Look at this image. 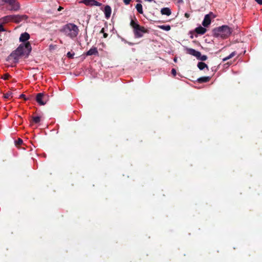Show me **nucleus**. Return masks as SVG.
<instances>
[{"label":"nucleus","instance_id":"nucleus-35","mask_svg":"<svg viewBox=\"0 0 262 262\" xmlns=\"http://www.w3.org/2000/svg\"><path fill=\"white\" fill-rule=\"evenodd\" d=\"M103 36L104 37L106 38L107 36V34L106 33H104Z\"/></svg>","mask_w":262,"mask_h":262},{"label":"nucleus","instance_id":"nucleus-13","mask_svg":"<svg viewBox=\"0 0 262 262\" xmlns=\"http://www.w3.org/2000/svg\"><path fill=\"white\" fill-rule=\"evenodd\" d=\"M0 20L4 23L12 21V15H9L4 17L1 19H0Z\"/></svg>","mask_w":262,"mask_h":262},{"label":"nucleus","instance_id":"nucleus-6","mask_svg":"<svg viewBox=\"0 0 262 262\" xmlns=\"http://www.w3.org/2000/svg\"><path fill=\"white\" fill-rule=\"evenodd\" d=\"M211 16H212L213 17H214V16H213V14L212 13H210L205 16L204 19L202 23V25L204 27H207L210 24Z\"/></svg>","mask_w":262,"mask_h":262},{"label":"nucleus","instance_id":"nucleus-29","mask_svg":"<svg viewBox=\"0 0 262 262\" xmlns=\"http://www.w3.org/2000/svg\"><path fill=\"white\" fill-rule=\"evenodd\" d=\"M171 73L173 74V76H175L176 75V71L175 69H172L171 70Z\"/></svg>","mask_w":262,"mask_h":262},{"label":"nucleus","instance_id":"nucleus-5","mask_svg":"<svg viewBox=\"0 0 262 262\" xmlns=\"http://www.w3.org/2000/svg\"><path fill=\"white\" fill-rule=\"evenodd\" d=\"M36 100L39 104L44 105L49 100V96L43 93H38L36 95Z\"/></svg>","mask_w":262,"mask_h":262},{"label":"nucleus","instance_id":"nucleus-40","mask_svg":"<svg viewBox=\"0 0 262 262\" xmlns=\"http://www.w3.org/2000/svg\"><path fill=\"white\" fill-rule=\"evenodd\" d=\"M68 55L69 56H70V53H68Z\"/></svg>","mask_w":262,"mask_h":262},{"label":"nucleus","instance_id":"nucleus-16","mask_svg":"<svg viewBox=\"0 0 262 262\" xmlns=\"http://www.w3.org/2000/svg\"><path fill=\"white\" fill-rule=\"evenodd\" d=\"M98 54V51L96 48L90 49L87 52V55H96Z\"/></svg>","mask_w":262,"mask_h":262},{"label":"nucleus","instance_id":"nucleus-38","mask_svg":"<svg viewBox=\"0 0 262 262\" xmlns=\"http://www.w3.org/2000/svg\"><path fill=\"white\" fill-rule=\"evenodd\" d=\"M145 1H147V2H152V0H144Z\"/></svg>","mask_w":262,"mask_h":262},{"label":"nucleus","instance_id":"nucleus-37","mask_svg":"<svg viewBox=\"0 0 262 262\" xmlns=\"http://www.w3.org/2000/svg\"><path fill=\"white\" fill-rule=\"evenodd\" d=\"M20 97L21 98H24L25 97V95L23 94H21V95H20Z\"/></svg>","mask_w":262,"mask_h":262},{"label":"nucleus","instance_id":"nucleus-9","mask_svg":"<svg viewBox=\"0 0 262 262\" xmlns=\"http://www.w3.org/2000/svg\"><path fill=\"white\" fill-rule=\"evenodd\" d=\"M4 1L11 6L12 10H17L19 8L18 4L15 2V0H4Z\"/></svg>","mask_w":262,"mask_h":262},{"label":"nucleus","instance_id":"nucleus-8","mask_svg":"<svg viewBox=\"0 0 262 262\" xmlns=\"http://www.w3.org/2000/svg\"><path fill=\"white\" fill-rule=\"evenodd\" d=\"M80 3L84 4L86 6H100L101 4L96 1L95 0H82L80 2Z\"/></svg>","mask_w":262,"mask_h":262},{"label":"nucleus","instance_id":"nucleus-28","mask_svg":"<svg viewBox=\"0 0 262 262\" xmlns=\"http://www.w3.org/2000/svg\"><path fill=\"white\" fill-rule=\"evenodd\" d=\"M131 0H123V2L124 3L126 4V5H128L129 4V3L130 2Z\"/></svg>","mask_w":262,"mask_h":262},{"label":"nucleus","instance_id":"nucleus-22","mask_svg":"<svg viewBox=\"0 0 262 262\" xmlns=\"http://www.w3.org/2000/svg\"><path fill=\"white\" fill-rule=\"evenodd\" d=\"M197 58L202 61H205L207 59V57L206 55H202L201 53H200V55L199 57H197Z\"/></svg>","mask_w":262,"mask_h":262},{"label":"nucleus","instance_id":"nucleus-25","mask_svg":"<svg viewBox=\"0 0 262 262\" xmlns=\"http://www.w3.org/2000/svg\"><path fill=\"white\" fill-rule=\"evenodd\" d=\"M11 95H12L11 93H6V94H5L4 97L5 98H9L10 97H11Z\"/></svg>","mask_w":262,"mask_h":262},{"label":"nucleus","instance_id":"nucleus-24","mask_svg":"<svg viewBox=\"0 0 262 262\" xmlns=\"http://www.w3.org/2000/svg\"><path fill=\"white\" fill-rule=\"evenodd\" d=\"M33 120L35 123H38L40 121V117L38 116L33 117Z\"/></svg>","mask_w":262,"mask_h":262},{"label":"nucleus","instance_id":"nucleus-31","mask_svg":"<svg viewBox=\"0 0 262 262\" xmlns=\"http://www.w3.org/2000/svg\"><path fill=\"white\" fill-rule=\"evenodd\" d=\"M5 29H4L3 26L2 25H0V32L4 31Z\"/></svg>","mask_w":262,"mask_h":262},{"label":"nucleus","instance_id":"nucleus-18","mask_svg":"<svg viewBox=\"0 0 262 262\" xmlns=\"http://www.w3.org/2000/svg\"><path fill=\"white\" fill-rule=\"evenodd\" d=\"M136 8L139 13L142 14L143 13L142 6L141 4H137L136 6Z\"/></svg>","mask_w":262,"mask_h":262},{"label":"nucleus","instance_id":"nucleus-1","mask_svg":"<svg viewBox=\"0 0 262 262\" xmlns=\"http://www.w3.org/2000/svg\"><path fill=\"white\" fill-rule=\"evenodd\" d=\"M31 46L29 42L21 43L8 57V60L16 62L20 57H27L31 51Z\"/></svg>","mask_w":262,"mask_h":262},{"label":"nucleus","instance_id":"nucleus-4","mask_svg":"<svg viewBox=\"0 0 262 262\" xmlns=\"http://www.w3.org/2000/svg\"><path fill=\"white\" fill-rule=\"evenodd\" d=\"M130 26L133 29V32L136 38L142 37L144 33L147 32V30L146 28L140 26L133 20L130 22Z\"/></svg>","mask_w":262,"mask_h":262},{"label":"nucleus","instance_id":"nucleus-27","mask_svg":"<svg viewBox=\"0 0 262 262\" xmlns=\"http://www.w3.org/2000/svg\"><path fill=\"white\" fill-rule=\"evenodd\" d=\"M9 77V74H5V75L3 76V78L4 79H5V80H7V79H8Z\"/></svg>","mask_w":262,"mask_h":262},{"label":"nucleus","instance_id":"nucleus-23","mask_svg":"<svg viewBox=\"0 0 262 262\" xmlns=\"http://www.w3.org/2000/svg\"><path fill=\"white\" fill-rule=\"evenodd\" d=\"M209 78L208 77H205L200 78V79H199V81L200 82H207L209 80Z\"/></svg>","mask_w":262,"mask_h":262},{"label":"nucleus","instance_id":"nucleus-36","mask_svg":"<svg viewBox=\"0 0 262 262\" xmlns=\"http://www.w3.org/2000/svg\"><path fill=\"white\" fill-rule=\"evenodd\" d=\"M173 60L175 62H177V57H175L174 59H173Z\"/></svg>","mask_w":262,"mask_h":262},{"label":"nucleus","instance_id":"nucleus-3","mask_svg":"<svg viewBox=\"0 0 262 262\" xmlns=\"http://www.w3.org/2000/svg\"><path fill=\"white\" fill-rule=\"evenodd\" d=\"M62 31L66 36L73 38L78 35L79 29L76 25L70 23L63 27Z\"/></svg>","mask_w":262,"mask_h":262},{"label":"nucleus","instance_id":"nucleus-32","mask_svg":"<svg viewBox=\"0 0 262 262\" xmlns=\"http://www.w3.org/2000/svg\"><path fill=\"white\" fill-rule=\"evenodd\" d=\"M185 16L186 17H187V18H188V17H189V14L188 13H186L185 14Z\"/></svg>","mask_w":262,"mask_h":262},{"label":"nucleus","instance_id":"nucleus-33","mask_svg":"<svg viewBox=\"0 0 262 262\" xmlns=\"http://www.w3.org/2000/svg\"><path fill=\"white\" fill-rule=\"evenodd\" d=\"M62 9H63V8H62V7H59L58 8V11H60V10H61Z\"/></svg>","mask_w":262,"mask_h":262},{"label":"nucleus","instance_id":"nucleus-21","mask_svg":"<svg viewBox=\"0 0 262 262\" xmlns=\"http://www.w3.org/2000/svg\"><path fill=\"white\" fill-rule=\"evenodd\" d=\"M235 52H232V53H231V54H230L228 56H227V57H225V58H223V60L224 61H226V60H228V59H230V58H232L233 56H235Z\"/></svg>","mask_w":262,"mask_h":262},{"label":"nucleus","instance_id":"nucleus-20","mask_svg":"<svg viewBox=\"0 0 262 262\" xmlns=\"http://www.w3.org/2000/svg\"><path fill=\"white\" fill-rule=\"evenodd\" d=\"M235 52H232V53H231V54H230L228 56H227V57H225V58H223V60L224 61H226V60H228V59H230V58H232L233 56H235Z\"/></svg>","mask_w":262,"mask_h":262},{"label":"nucleus","instance_id":"nucleus-2","mask_svg":"<svg viewBox=\"0 0 262 262\" xmlns=\"http://www.w3.org/2000/svg\"><path fill=\"white\" fill-rule=\"evenodd\" d=\"M232 31V28L224 25L215 28L213 32L214 36L225 39L228 38L231 34Z\"/></svg>","mask_w":262,"mask_h":262},{"label":"nucleus","instance_id":"nucleus-14","mask_svg":"<svg viewBox=\"0 0 262 262\" xmlns=\"http://www.w3.org/2000/svg\"><path fill=\"white\" fill-rule=\"evenodd\" d=\"M195 32L198 34H203L206 32V29L203 27L200 26L195 29Z\"/></svg>","mask_w":262,"mask_h":262},{"label":"nucleus","instance_id":"nucleus-10","mask_svg":"<svg viewBox=\"0 0 262 262\" xmlns=\"http://www.w3.org/2000/svg\"><path fill=\"white\" fill-rule=\"evenodd\" d=\"M186 53L190 55H193L197 58V57H199L200 55V52L197 51L193 49L190 48H186Z\"/></svg>","mask_w":262,"mask_h":262},{"label":"nucleus","instance_id":"nucleus-30","mask_svg":"<svg viewBox=\"0 0 262 262\" xmlns=\"http://www.w3.org/2000/svg\"><path fill=\"white\" fill-rule=\"evenodd\" d=\"M258 4L262 5V0H255Z\"/></svg>","mask_w":262,"mask_h":262},{"label":"nucleus","instance_id":"nucleus-19","mask_svg":"<svg viewBox=\"0 0 262 262\" xmlns=\"http://www.w3.org/2000/svg\"><path fill=\"white\" fill-rule=\"evenodd\" d=\"M158 27L165 31H169L170 30V26L169 25H161L159 26Z\"/></svg>","mask_w":262,"mask_h":262},{"label":"nucleus","instance_id":"nucleus-11","mask_svg":"<svg viewBox=\"0 0 262 262\" xmlns=\"http://www.w3.org/2000/svg\"><path fill=\"white\" fill-rule=\"evenodd\" d=\"M29 38L30 35L28 33L25 32L20 35V36L19 37V41L22 43L27 42V41L29 39Z\"/></svg>","mask_w":262,"mask_h":262},{"label":"nucleus","instance_id":"nucleus-17","mask_svg":"<svg viewBox=\"0 0 262 262\" xmlns=\"http://www.w3.org/2000/svg\"><path fill=\"white\" fill-rule=\"evenodd\" d=\"M198 67L201 70H202L204 69L205 68H207L208 69L207 65L206 63L202 62H200L198 63Z\"/></svg>","mask_w":262,"mask_h":262},{"label":"nucleus","instance_id":"nucleus-39","mask_svg":"<svg viewBox=\"0 0 262 262\" xmlns=\"http://www.w3.org/2000/svg\"><path fill=\"white\" fill-rule=\"evenodd\" d=\"M103 31H104V29H103V28H102V30H101V32L103 33Z\"/></svg>","mask_w":262,"mask_h":262},{"label":"nucleus","instance_id":"nucleus-34","mask_svg":"<svg viewBox=\"0 0 262 262\" xmlns=\"http://www.w3.org/2000/svg\"><path fill=\"white\" fill-rule=\"evenodd\" d=\"M53 48H54V46H52V45H50V50H51V49H53Z\"/></svg>","mask_w":262,"mask_h":262},{"label":"nucleus","instance_id":"nucleus-15","mask_svg":"<svg viewBox=\"0 0 262 262\" xmlns=\"http://www.w3.org/2000/svg\"><path fill=\"white\" fill-rule=\"evenodd\" d=\"M161 12L163 15L169 16L171 14V11L168 8H164L161 9Z\"/></svg>","mask_w":262,"mask_h":262},{"label":"nucleus","instance_id":"nucleus-7","mask_svg":"<svg viewBox=\"0 0 262 262\" xmlns=\"http://www.w3.org/2000/svg\"><path fill=\"white\" fill-rule=\"evenodd\" d=\"M26 15H12V21L19 23L27 19Z\"/></svg>","mask_w":262,"mask_h":262},{"label":"nucleus","instance_id":"nucleus-26","mask_svg":"<svg viewBox=\"0 0 262 262\" xmlns=\"http://www.w3.org/2000/svg\"><path fill=\"white\" fill-rule=\"evenodd\" d=\"M23 143V140L20 139H18V140L16 142V145H20Z\"/></svg>","mask_w":262,"mask_h":262},{"label":"nucleus","instance_id":"nucleus-12","mask_svg":"<svg viewBox=\"0 0 262 262\" xmlns=\"http://www.w3.org/2000/svg\"><path fill=\"white\" fill-rule=\"evenodd\" d=\"M104 13L105 18L108 19L112 13V9L109 6H106L104 9Z\"/></svg>","mask_w":262,"mask_h":262}]
</instances>
